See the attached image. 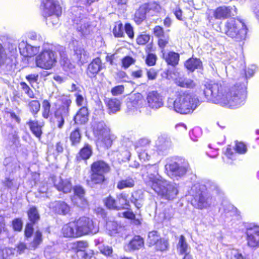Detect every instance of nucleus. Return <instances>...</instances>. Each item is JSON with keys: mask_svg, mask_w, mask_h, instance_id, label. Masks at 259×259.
<instances>
[{"mask_svg": "<svg viewBox=\"0 0 259 259\" xmlns=\"http://www.w3.org/2000/svg\"><path fill=\"white\" fill-rule=\"evenodd\" d=\"M89 246L88 242L85 240L77 241L74 243L73 249L76 252L84 251Z\"/></svg>", "mask_w": 259, "mask_h": 259, "instance_id": "8fccbe9b", "label": "nucleus"}, {"mask_svg": "<svg viewBox=\"0 0 259 259\" xmlns=\"http://www.w3.org/2000/svg\"><path fill=\"white\" fill-rule=\"evenodd\" d=\"M124 31L127 36L131 39H133L135 37V33L133 27L130 23H126L124 26Z\"/></svg>", "mask_w": 259, "mask_h": 259, "instance_id": "13d9d810", "label": "nucleus"}, {"mask_svg": "<svg viewBox=\"0 0 259 259\" xmlns=\"http://www.w3.org/2000/svg\"><path fill=\"white\" fill-rule=\"evenodd\" d=\"M123 26L120 21L115 22L113 28V34L115 37H124Z\"/></svg>", "mask_w": 259, "mask_h": 259, "instance_id": "de8ad7c7", "label": "nucleus"}, {"mask_svg": "<svg viewBox=\"0 0 259 259\" xmlns=\"http://www.w3.org/2000/svg\"><path fill=\"white\" fill-rule=\"evenodd\" d=\"M28 223L35 225L39 221L40 217L38 211L35 206H32L27 211Z\"/></svg>", "mask_w": 259, "mask_h": 259, "instance_id": "f704fd0d", "label": "nucleus"}, {"mask_svg": "<svg viewBox=\"0 0 259 259\" xmlns=\"http://www.w3.org/2000/svg\"><path fill=\"white\" fill-rule=\"evenodd\" d=\"M190 202L195 208L200 210L207 208L210 206L209 198L200 189L192 195Z\"/></svg>", "mask_w": 259, "mask_h": 259, "instance_id": "4468645a", "label": "nucleus"}, {"mask_svg": "<svg viewBox=\"0 0 259 259\" xmlns=\"http://www.w3.org/2000/svg\"><path fill=\"white\" fill-rule=\"evenodd\" d=\"M81 132L78 127L74 128L69 134V139L72 146H78L81 143Z\"/></svg>", "mask_w": 259, "mask_h": 259, "instance_id": "473e14b6", "label": "nucleus"}, {"mask_svg": "<svg viewBox=\"0 0 259 259\" xmlns=\"http://www.w3.org/2000/svg\"><path fill=\"white\" fill-rule=\"evenodd\" d=\"M143 70L141 67H139L138 69L133 70L131 72V76L134 79L142 78L143 76Z\"/></svg>", "mask_w": 259, "mask_h": 259, "instance_id": "e2e57ef3", "label": "nucleus"}, {"mask_svg": "<svg viewBox=\"0 0 259 259\" xmlns=\"http://www.w3.org/2000/svg\"><path fill=\"white\" fill-rule=\"evenodd\" d=\"M18 63L16 50H11L9 53L6 52L4 45L0 42V67L15 66Z\"/></svg>", "mask_w": 259, "mask_h": 259, "instance_id": "ddd939ff", "label": "nucleus"}, {"mask_svg": "<svg viewBox=\"0 0 259 259\" xmlns=\"http://www.w3.org/2000/svg\"><path fill=\"white\" fill-rule=\"evenodd\" d=\"M104 68L105 66L101 58L98 57L93 59L89 64L86 70V74L89 78H94L96 77L98 73Z\"/></svg>", "mask_w": 259, "mask_h": 259, "instance_id": "6ab92c4d", "label": "nucleus"}, {"mask_svg": "<svg viewBox=\"0 0 259 259\" xmlns=\"http://www.w3.org/2000/svg\"><path fill=\"white\" fill-rule=\"evenodd\" d=\"M174 82L177 86L182 88L193 89L196 87V83L193 79L184 76L176 77Z\"/></svg>", "mask_w": 259, "mask_h": 259, "instance_id": "c85d7f7f", "label": "nucleus"}, {"mask_svg": "<svg viewBox=\"0 0 259 259\" xmlns=\"http://www.w3.org/2000/svg\"><path fill=\"white\" fill-rule=\"evenodd\" d=\"M93 154L92 145L88 143H85L76 154L75 161L77 163H79L81 161H86L91 157Z\"/></svg>", "mask_w": 259, "mask_h": 259, "instance_id": "4be33fe9", "label": "nucleus"}, {"mask_svg": "<svg viewBox=\"0 0 259 259\" xmlns=\"http://www.w3.org/2000/svg\"><path fill=\"white\" fill-rule=\"evenodd\" d=\"M159 9V5L156 2L144 3L136 11L133 19L137 25H140L146 20L147 13L157 11Z\"/></svg>", "mask_w": 259, "mask_h": 259, "instance_id": "9b49d317", "label": "nucleus"}, {"mask_svg": "<svg viewBox=\"0 0 259 259\" xmlns=\"http://www.w3.org/2000/svg\"><path fill=\"white\" fill-rule=\"evenodd\" d=\"M90 112L87 106L81 107L76 112L73 117L74 124L83 125L89 121Z\"/></svg>", "mask_w": 259, "mask_h": 259, "instance_id": "b1692460", "label": "nucleus"}, {"mask_svg": "<svg viewBox=\"0 0 259 259\" xmlns=\"http://www.w3.org/2000/svg\"><path fill=\"white\" fill-rule=\"evenodd\" d=\"M146 73L147 80H154L158 76V71L154 68H146Z\"/></svg>", "mask_w": 259, "mask_h": 259, "instance_id": "5fc2aeb1", "label": "nucleus"}, {"mask_svg": "<svg viewBox=\"0 0 259 259\" xmlns=\"http://www.w3.org/2000/svg\"><path fill=\"white\" fill-rule=\"evenodd\" d=\"M42 234L39 230H36L34 233L33 239L30 243V246L33 250L38 247L39 245L42 242Z\"/></svg>", "mask_w": 259, "mask_h": 259, "instance_id": "c03bdc74", "label": "nucleus"}, {"mask_svg": "<svg viewBox=\"0 0 259 259\" xmlns=\"http://www.w3.org/2000/svg\"><path fill=\"white\" fill-rule=\"evenodd\" d=\"M144 246V239L139 235H135L128 244L129 249L132 250H139Z\"/></svg>", "mask_w": 259, "mask_h": 259, "instance_id": "c9c22d12", "label": "nucleus"}, {"mask_svg": "<svg viewBox=\"0 0 259 259\" xmlns=\"http://www.w3.org/2000/svg\"><path fill=\"white\" fill-rule=\"evenodd\" d=\"M151 38L150 35L146 31H143L139 33L136 37V42L139 46H145L150 41Z\"/></svg>", "mask_w": 259, "mask_h": 259, "instance_id": "37998d69", "label": "nucleus"}, {"mask_svg": "<svg viewBox=\"0 0 259 259\" xmlns=\"http://www.w3.org/2000/svg\"><path fill=\"white\" fill-rule=\"evenodd\" d=\"M39 48V46H32L27 44L23 49H20V52L24 57L31 58L38 53Z\"/></svg>", "mask_w": 259, "mask_h": 259, "instance_id": "72a5a7b5", "label": "nucleus"}, {"mask_svg": "<svg viewBox=\"0 0 259 259\" xmlns=\"http://www.w3.org/2000/svg\"><path fill=\"white\" fill-rule=\"evenodd\" d=\"M248 29L244 22L237 18L228 20L225 24V33L236 41H241L246 38Z\"/></svg>", "mask_w": 259, "mask_h": 259, "instance_id": "423d86ee", "label": "nucleus"}, {"mask_svg": "<svg viewBox=\"0 0 259 259\" xmlns=\"http://www.w3.org/2000/svg\"><path fill=\"white\" fill-rule=\"evenodd\" d=\"M21 89L24 92L25 94L30 99L35 98V94L30 87L24 81L20 82Z\"/></svg>", "mask_w": 259, "mask_h": 259, "instance_id": "3c124183", "label": "nucleus"}, {"mask_svg": "<svg viewBox=\"0 0 259 259\" xmlns=\"http://www.w3.org/2000/svg\"><path fill=\"white\" fill-rule=\"evenodd\" d=\"M160 238V235L157 231L153 230L149 232L147 239V245L149 247H153Z\"/></svg>", "mask_w": 259, "mask_h": 259, "instance_id": "a19ab883", "label": "nucleus"}, {"mask_svg": "<svg viewBox=\"0 0 259 259\" xmlns=\"http://www.w3.org/2000/svg\"><path fill=\"white\" fill-rule=\"evenodd\" d=\"M235 151L241 155L245 154L248 151L247 145L242 141L236 140L234 142Z\"/></svg>", "mask_w": 259, "mask_h": 259, "instance_id": "a18cd8bd", "label": "nucleus"}, {"mask_svg": "<svg viewBox=\"0 0 259 259\" xmlns=\"http://www.w3.org/2000/svg\"><path fill=\"white\" fill-rule=\"evenodd\" d=\"M60 64L63 70L67 73H71L75 68V66L71 62L64 52L61 55Z\"/></svg>", "mask_w": 259, "mask_h": 259, "instance_id": "2f4dec72", "label": "nucleus"}, {"mask_svg": "<svg viewBox=\"0 0 259 259\" xmlns=\"http://www.w3.org/2000/svg\"><path fill=\"white\" fill-rule=\"evenodd\" d=\"M38 74H29L25 76V78L29 82L30 84L36 82L38 79Z\"/></svg>", "mask_w": 259, "mask_h": 259, "instance_id": "338daca9", "label": "nucleus"}, {"mask_svg": "<svg viewBox=\"0 0 259 259\" xmlns=\"http://www.w3.org/2000/svg\"><path fill=\"white\" fill-rule=\"evenodd\" d=\"M58 61L56 52L50 48H43L36 56L35 63L36 67L44 69L51 70L55 67Z\"/></svg>", "mask_w": 259, "mask_h": 259, "instance_id": "6e6552de", "label": "nucleus"}, {"mask_svg": "<svg viewBox=\"0 0 259 259\" xmlns=\"http://www.w3.org/2000/svg\"><path fill=\"white\" fill-rule=\"evenodd\" d=\"M155 252H163L167 250L169 247V242L167 239L161 237L153 246Z\"/></svg>", "mask_w": 259, "mask_h": 259, "instance_id": "ea45409f", "label": "nucleus"}, {"mask_svg": "<svg viewBox=\"0 0 259 259\" xmlns=\"http://www.w3.org/2000/svg\"><path fill=\"white\" fill-rule=\"evenodd\" d=\"M92 131L94 134L98 137L104 136L106 133L110 132V128L103 121L94 123L92 126Z\"/></svg>", "mask_w": 259, "mask_h": 259, "instance_id": "c756f323", "label": "nucleus"}, {"mask_svg": "<svg viewBox=\"0 0 259 259\" xmlns=\"http://www.w3.org/2000/svg\"><path fill=\"white\" fill-rule=\"evenodd\" d=\"M27 108L34 117H36L40 110V103L37 100H31L28 101Z\"/></svg>", "mask_w": 259, "mask_h": 259, "instance_id": "58836bf2", "label": "nucleus"}, {"mask_svg": "<svg viewBox=\"0 0 259 259\" xmlns=\"http://www.w3.org/2000/svg\"><path fill=\"white\" fill-rule=\"evenodd\" d=\"M136 62V58L130 55H126L121 59V66L122 68L126 69L131 66L134 65Z\"/></svg>", "mask_w": 259, "mask_h": 259, "instance_id": "49530a36", "label": "nucleus"}, {"mask_svg": "<svg viewBox=\"0 0 259 259\" xmlns=\"http://www.w3.org/2000/svg\"><path fill=\"white\" fill-rule=\"evenodd\" d=\"M146 100L148 106L151 109H158L164 105L162 97L157 91L149 92L147 95Z\"/></svg>", "mask_w": 259, "mask_h": 259, "instance_id": "aec40b11", "label": "nucleus"}, {"mask_svg": "<svg viewBox=\"0 0 259 259\" xmlns=\"http://www.w3.org/2000/svg\"><path fill=\"white\" fill-rule=\"evenodd\" d=\"M151 186L158 195L168 200H173L178 194L176 186L164 179H153Z\"/></svg>", "mask_w": 259, "mask_h": 259, "instance_id": "0eeeda50", "label": "nucleus"}, {"mask_svg": "<svg viewBox=\"0 0 259 259\" xmlns=\"http://www.w3.org/2000/svg\"><path fill=\"white\" fill-rule=\"evenodd\" d=\"M74 96L75 97V103L78 107L83 106L84 102H87L86 100L82 95L76 93L74 95Z\"/></svg>", "mask_w": 259, "mask_h": 259, "instance_id": "0e129e2a", "label": "nucleus"}, {"mask_svg": "<svg viewBox=\"0 0 259 259\" xmlns=\"http://www.w3.org/2000/svg\"><path fill=\"white\" fill-rule=\"evenodd\" d=\"M98 230L93 219L83 215L64 224L61 228L60 234L64 238L72 239L95 234Z\"/></svg>", "mask_w": 259, "mask_h": 259, "instance_id": "f03ea898", "label": "nucleus"}, {"mask_svg": "<svg viewBox=\"0 0 259 259\" xmlns=\"http://www.w3.org/2000/svg\"><path fill=\"white\" fill-rule=\"evenodd\" d=\"M60 105L55 109L50 117V123L54 128L63 129L70 115L72 100L67 95H62L59 99Z\"/></svg>", "mask_w": 259, "mask_h": 259, "instance_id": "20e7f679", "label": "nucleus"}, {"mask_svg": "<svg viewBox=\"0 0 259 259\" xmlns=\"http://www.w3.org/2000/svg\"><path fill=\"white\" fill-rule=\"evenodd\" d=\"M123 217L130 220L134 221V222L137 225L141 224L140 220L136 218V214L130 210L124 211L122 212Z\"/></svg>", "mask_w": 259, "mask_h": 259, "instance_id": "6e6d98bb", "label": "nucleus"}, {"mask_svg": "<svg viewBox=\"0 0 259 259\" xmlns=\"http://www.w3.org/2000/svg\"><path fill=\"white\" fill-rule=\"evenodd\" d=\"M31 133L38 139H40L43 134L42 128L45 123L37 119H30L26 122Z\"/></svg>", "mask_w": 259, "mask_h": 259, "instance_id": "393cba45", "label": "nucleus"}, {"mask_svg": "<svg viewBox=\"0 0 259 259\" xmlns=\"http://www.w3.org/2000/svg\"><path fill=\"white\" fill-rule=\"evenodd\" d=\"M184 66L191 72H193L197 69H202L203 67L202 62L200 59L192 57L185 61Z\"/></svg>", "mask_w": 259, "mask_h": 259, "instance_id": "7c9ffc66", "label": "nucleus"}, {"mask_svg": "<svg viewBox=\"0 0 259 259\" xmlns=\"http://www.w3.org/2000/svg\"><path fill=\"white\" fill-rule=\"evenodd\" d=\"M50 179L58 191L63 194H68L72 192L73 185L70 179H63L61 177L53 175L50 177Z\"/></svg>", "mask_w": 259, "mask_h": 259, "instance_id": "2eb2a0df", "label": "nucleus"}, {"mask_svg": "<svg viewBox=\"0 0 259 259\" xmlns=\"http://www.w3.org/2000/svg\"><path fill=\"white\" fill-rule=\"evenodd\" d=\"M53 210L56 214L66 215L70 214L71 207L64 201L58 200L55 201Z\"/></svg>", "mask_w": 259, "mask_h": 259, "instance_id": "bb28decb", "label": "nucleus"}, {"mask_svg": "<svg viewBox=\"0 0 259 259\" xmlns=\"http://www.w3.org/2000/svg\"><path fill=\"white\" fill-rule=\"evenodd\" d=\"M101 146L104 148L108 149L112 145L113 139L110 132L106 133L104 136L98 137Z\"/></svg>", "mask_w": 259, "mask_h": 259, "instance_id": "79ce46f5", "label": "nucleus"}, {"mask_svg": "<svg viewBox=\"0 0 259 259\" xmlns=\"http://www.w3.org/2000/svg\"><path fill=\"white\" fill-rule=\"evenodd\" d=\"M247 245L250 248L259 247V226L248 227L245 231Z\"/></svg>", "mask_w": 259, "mask_h": 259, "instance_id": "f3484780", "label": "nucleus"}, {"mask_svg": "<svg viewBox=\"0 0 259 259\" xmlns=\"http://www.w3.org/2000/svg\"><path fill=\"white\" fill-rule=\"evenodd\" d=\"M103 202L104 206L110 210L130 209L131 207L127 197L123 193L117 195L116 198L110 194L103 199Z\"/></svg>", "mask_w": 259, "mask_h": 259, "instance_id": "1a4fd4ad", "label": "nucleus"}, {"mask_svg": "<svg viewBox=\"0 0 259 259\" xmlns=\"http://www.w3.org/2000/svg\"><path fill=\"white\" fill-rule=\"evenodd\" d=\"M124 90L123 85H116L111 89V93L113 96H118L122 94Z\"/></svg>", "mask_w": 259, "mask_h": 259, "instance_id": "bf43d9fd", "label": "nucleus"}, {"mask_svg": "<svg viewBox=\"0 0 259 259\" xmlns=\"http://www.w3.org/2000/svg\"><path fill=\"white\" fill-rule=\"evenodd\" d=\"M52 103L49 99H44L42 101L41 116L45 119H49L53 114L51 110Z\"/></svg>", "mask_w": 259, "mask_h": 259, "instance_id": "4c0bfd02", "label": "nucleus"}, {"mask_svg": "<svg viewBox=\"0 0 259 259\" xmlns=\"http://www.w3.org/2000/svg\"><path fill=\"white\" fill-rule=\"evenodd\" d=\"M198 100L187 91L180 90L176 92L173 102V109L181 114L192 113L197 108Z\"/></svg>", "mask_w": 259, "mask_h": 259, "instance_id": "7ed1b4c3", "label": "nucleus"}, {"mask_svg": "<svg viewBox=\"0 0 259 259\" xmlns=\"http://www.w3.org/2000/svg\"><path fill=\"white\" fill-rule=\"evenodd\" d=\"M160 52L161 53V57L168 66L175 67L179 64L180 56L178 53L172 51L166 52V49L162 50Z\"/></svg>", "mask_w": 259, "mask_h": 259, "instance_id": "5701e85b", "label": "nucleus"}, {"mask_svg": "<svg viewBox=\"0 0 259 259\" xmlns=\"http://www.w3.org/2000/svg\"><path fill=\"white\" fill-rule=\"evenodd\" d=\"M111 170L110 165L103 160H97L90 164V179L86 180L87 185H102L107 182L106 174Z\"/></svg>", "mask_w": 259, "mask_h": 259, "instance_id": "39448f33", "label": "nucleus"}, {"mask_svg": "<svg viewBox=\"0 0 259 259\" xmlns=\"http://www.w3.org/2000/svg\"><path fill=\"white\" fill-rule=\"evenodd\" d=\"M34 224L27 223L26 225L25 228L24 230V235L27 238L31 237L33 232V226Z\"/></svg>", "mask_w": 259, "mask_h": 259, "instance_id": "680f3d73", "label": "nucleus"}, {"mask_svg": "<svg viewBox=\"0 0 259 259\" xmlns=\"http://www.w3.org/2000/svg\"><path fill=\"white\" fill-rule=\"evenodd\" d=\"M10 140L13 144H15L19 142L20 138L17 132L14 131V133L10 134Z\"/></svg>", "mask_w": 259, "mask_h": 259, "instance_id": "774afa93", "label": "nucleus"}, {"mask_svg": "<svg viewBox=\"0 0 259 259\" xmlns=\"http://www.w3.org/2000/svg\"><path fill=\"white\" fill-rule=\"evenodd\" d=\"M232 8L231 6H219L215 8L213 12V16L217 20H225L231 17Z\"/></svg>", "mask_w": 259, "mask_h": 259, "instance_id": "a878e982", "label": "nucleus"}, {"mask_svg": "<svg viewBox=\"0 0 259 259\" xmlns=\"http://www.w3.org/2000/svg\"><path fill=\"white\" fill-rule=\"evenodd\" d=\"M109 114H114L120 110L121 102L116 98H107L104 100Z\"/></svg>", "mask_w": 259, "mask_h": 259, "instance_id": "cd10ccee", "label": "nucleus"}, {"mask_svg": "<svg viewBox=\"0 0 259 259\" xmlns=\"http://www.w3.org/2000/svg\"><path fill=\"white\" fill-rule=\"evenodd\" d=\"M178 247L180 248V253L184 254L187 252L188 244L186 241L185 237L183 235L180 236Z\"/></svg>", "mask_w": 259, "mask_h": 259, "instance_id": "603ef678", "label": "nucleus"}, {"mask_svg": "<svg viewBox=\"0 0 259 259\" xmlns=\"http://www.w3.org/2000/svg\"><path fill=\"white\" fill-rule=\"evenodd\" d=\"M12 226L15 231L20 232L22 229L23 222L21 218H15L12 221Z\"/></svg>", "mask_w": 259, "mask_h": 259, "instance_id": "4d7b16f0", "label": "nucleus"}, {"mask_svg": "<svg viewBox=\"0 0 259 259\" xmlns=\"http://www.w3.org/2000/svg\"><path fill=\"white\" fill-rule=\"evenodd\" d=\"M116 76L117 79H118L120 81L125 82L126 81V79L128 78L127 73L123 70H119L116 73Z\"/></svg>", "mask_w": 259, "mask_h": 259, "instance_id": "69168bd1", "label": "nucleus"}, {"mask_svg": "<svg viewBox=\"0 0 259 259\" xmlns=\"http://www.w3.org/2000/svg\"><path fill=\"white\" fill-rule=\"evenodd\" d=\"M153 34L157 39V43L160 51L166 49L169 45L170 36L164 31V28L160 25H156L153 29Z\"/></svg>", "mask_w": 259, "mask_h": 259, "instance_id": "dca6fc26", "label": "nucleus"}, {"mask_svg": "<svg viewBox=\"0 0 259 259\" xmlns=\"http://www.w3.org/2000/svg\"><path fill=\"white\" fill-rule=\"evenodd\" d=\"M74 196L71 198L74 205L83 207L88 205V201L85 198V191L82 186L77 185L73 186Z\"/></svg>", "mask_w": 259, "mask_h": 259, "instance_id": "a211bd4d", "label": "nucleus"}, {"mask_svg": "<svg viewBox=\"0 0 259 259\" xmlns=\"http://www.w3.org/2000/svg\"><path fill=\"white\" fill-rule=\"evenodd\" d=\"M157 57L155 54H146L145 59V64L148 66H153L156 65Z\"/></svg>", "mask_w": 259, "mask_h": 259, "instance_id": "864d4df0", "label": "nucleus"}, {"mask_svg": "<svg viewBox=\"0 0 259 259\" xmlns=\"http://www.w3.org/2000/svg\"><path fill=\"white\" fill-rule=\"evenodd\" d=\"M236 152L235 151L234 146L231 145H228L226 147L224 155L228 159L233 161L236 159Z\"/></svg>", "mask_w": 259, "mask_h": 259, "instance_id": "09e8293b", "label": "nucleus"}, {"mask_svg": "<svg viewBox=\"0 0 259 259\" xmlns=\"http://www.w3.org/2000/svg\"><path fill=\"white\" fill-rule=\"evenodd\" d=\"M41 6L42 7V16L46 19L53 15L59 17L62 14V7L58 2L55 0H42Z\"/></svg>", "mask_w": 259, "mask_h": 259, "instance_id": "f8f14e48", "label": "nucleus"}, {"mask_svg": "<svg viewBox=\"0 0 259 259\" xmlns=\"http://www.w3.org/2000/svg\"><path fill=\"white\" fill-rule=\"evenodd\" d=\"M135 148L138 149V155L141 160L146 161L150 158L148 153L150 148V142L145 139H140L135 145Z\"/></svg>", "mask_w": 259, "mask_h": 259, "instance_id": "412c9836", "label": "nucleus"}, {"mask_svg": "<svg viewBox=\"0 0 259 259\" xmlns=\"http://www.w3.org/2000/svg\"><path fill=\"white\" fill-rule=\"evenodd\" d=\"M135 185L134 179L131 177H127L124 179L119 181L116 185V188L118 190H123L126 188H133Z\"/></svg>", "mask_w": 259, "mask_h": 259, "instance_id": "e433bc0d", "label": "nucleus"}, {"mask_svg": "<svg viewBox=\"0 0 259 259\" xmlns=\"http://www.w3.org/2000/svg\"><path fill=\"white\" fill-rule=\"evenodd\" d=\"M189 168L188 161L181 158H177L165 166V172L170 177H182L186 174Z\"/></svg>", "mask_w": 259, "mask_h": 259, "instance_id": "9d476101", "label": "nucleus"}, {"mask_svg": "<svg viewBox=\"0 0 259 259\" xmlns=\"http://www.w3.org/2000/svg\"><path fill=\"white\" fill-rule=\"evenodd\" d=\"M100 252L106 256H110L112 252L113 249L111 246L107 245H103L99 248Z\"/></svg>", "mask_w": 259, "mask_h": 259, "instance_id": "052dcab7", "label": "nucleus"}, {"mask_svg": "<svg viewBox=\"0 0 259 259\" xmlns=\"http://www.w3.org/2000/svg\"><path fill=\"white\" fill-rule=\"evenodd\" d=\"M246 93V88L241 83H236L226 90L223 82L212 80L206 82L203 90V95L207 101L214 100L217 104L229 108L239 105Z\"/></svg>", "mask_w": 259, "mask_h": 259, "instance_id": "f257e3e1", "label": "nucleus"}]
</instances>
